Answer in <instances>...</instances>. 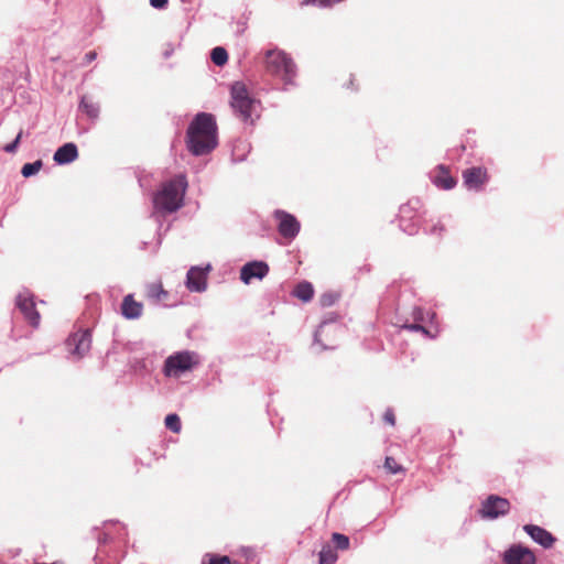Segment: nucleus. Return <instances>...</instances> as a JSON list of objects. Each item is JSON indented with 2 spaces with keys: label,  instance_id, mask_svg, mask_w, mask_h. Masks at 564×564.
Segmentation results:
<instances>
[{
  "label": "nucleus",
  "instance_id": "29",
  "mask_svg": "<svg viewBox=\"0 0 564 564\" xmlns=\"http://www.w3.org/2000/svg\"><path fill=\"white\" fill-rule=\"evenodd\" d=\"M42 161L37 160L33 163H26L22 166L21 173L24 177H30L36 174L42 169Z\"/></svg>",
  "mask_w": 564,
  "mask_h": 564
},
{
  "label": "nucleus",
  "instance_id": "24",
  "mask_svg": "<svg viewBox=\"0 0 564 564\" xmlns=\"http://www.w3.org/2000/svg\"><path fill=\"white\" fill-rule=\"evenodd\" d=\"M147 296L154 302H162L167 299L169 292L161 282H154L147 285Z\"/></svg>",
  "mask_w": 564,
  "mask_h": 564
},
{
  "label": "nucleus",
  "instance_id": "16",
  "mask_svg": "<svg viewBox=\"0 0 564 564\" xmlns=\"http://www.w3.org/2000/svg\"><path fill=\"white\" fill-rule=\"evenodd\" d=\"M489 180L486 167L474 166L463 172L464 185L468 189L479 191Z\"/></svg>",
  "mask_w": 564,
  "mask_h": 564
},
{
  "label": "nucleus",
  "instance_id": "37",
  "mask_svg": "<svg viewBox=\"0 0 564 564\" xmlns=\"http://www.w3.org/2000/svg\"><path fill=\"white\" fill-rule=\"evenodd\" d=\"M169 3V0H150V4L155 9H164Z\"/></svg>",
  "mask_w": 564,
  "mask_h": 564
},
{
  "label": "nucleus",
  "instance_id": "5",
  "mask_svg": "<svg viewBox=\"0 0 564 564\" xmlns=\"http://www.w3.org/2000/svg\"><path fill=\"white\" fill-rule=\"evenodd\" d=\"M263 64L268 74L282 79L285 84L292 83L295 77V64L291 56L282 50H268L264 53Z\"/></svg>",
  "mask_w": 564,
  "mask_h": 564
},
{
  "label": "nucleus",
  "instance_id": "6",
  "mask_svg": "<svg viewBox=\"0 0 564 564\" xmlns=\"http://www.w3.org/2000/svg\"><path fill=\"white\" fill-rule=\"evenodd\" d=\"M202 364V358L197 351L180 350L175 351L164 360L162 373L166 378H180L182 375L194 370Z\"/></svg>",
  "mask_w": 564,
  "mask_h": 564
},
{
  "label": "nucleus",
  "instance_id": "35",
  "mask_svg": "<svg viewBox=\"0 0 564 564\" xmlns=\"http://www.w3.org/2000/svg\"><path fill=\"white\" fill-rule=\"evenodd\" d=\"M355 82H356L355 77L351 74H349L348 77L344 80L343 86L347 89L354 90L357 88V85Z\"/></svg>",
  "mask_w": 564,
  "mask_h": 564
},
{
  "label": "nucleus",
  "instance_id": "12",
  "mask_svg": "<svg viewBox=\"0 0 564 564\" xmlns=\"http://www.w3.org/2000/svg\"><path fill=\"white\" fill-rule=\"evenodd\" d=\"M15 306L23 314L24 318L32 327L40 325V313L35 307L34 295L28 289H23L15 296Z\"/></svg>",
  "mask_w": 564,
  "mask_h": 564
},
{
  "label": "nucleus",
  "instance_id": "13",
  "mask_svg": "<svg viewBox=\"0 0 564 564\" xmlns=\"http://www.w3.org/2000/svg\"><path fill=\"white\" fill-rule=\"evenodd\" d=\"M269 264L263 260H251L240 268V280L249 285L253 281H262L269 273Z\"/></svg>",
  "mask_w": 564,
  "mask_h": 564
},
{
  "label": "nucleus",
  "instance_id": "33",
  "mask_svg": "<svg viewBox=\"0 0 564 564\" xmlns=\"http://www.w3.org/2000/svg\"><path fill=\"white\" fill-rule=\"evenodd\" d=\"M22 130H20V132L18 133L17 138L14 139L13 142L4 145L3 150L7 152V153H14L20 144V141H21V138H22Z\"/></svg>",
  "mask_w": 564,
  "mask_h": 564
},
{
  "label": "nucleus",
  "instance_id": "14",
  "mask_svg": "<svg viewBox=\"0 0 564 564\" xmlns=\"http://www.w3.org/2000/svg\"><path fill=\"white\" fill-rule=\"evenodd\" d=\"M212 270L210 264L192 267L186 273L185 286L189 292L203 293L207 290V278Z\"/></svg>",
  "mask_w": 564,
  "mask_h": 564
},
{
  "label": "nucleus",
  "instance_id": "32",
  "mask_svg": "<svg viewBox=\"0 0 564 564\" xmlns=\"http://www.w3.org/2000/svg\"><path fill=\"white\" fill-rule=\"evenodd\" d=\"M384 467L393 475L403 470L402 466L399 465L393 457H386Z\"/></svg>",
  "mask_w": 564,
  "mask_h": 564
},
{
  "label": "nucleus",
  "instance_id": "9",
  "mask_svg": "<svg viewBox=\"0 0 564 564\" xmlns=\"http://www.w3.org/2000/svg\"><path fill=\"white\" fill-rule=\"evenodd\" d=\"M510 509L511 503L507 498L498 495H489L481 501L478 513L482 519L496 520L507 516Z\"/></svg>",
  "mask_w": 564,
  "mask_h": 564
},
{
  "label": "nucleus",
  "instance_id": "21",
  "mask_svg": "<svg viewBox=\"0 0 564 564\" xmlns=\"http://www.w3.org/2000/svg\"><path fill=\"white\" fill-rule=\"evenodd\" d=\"M433 183L442 189H452L455 187L457 181L449 173V170L445 165H438L433 176Z\"/></svg>",
  "mask_w": 564,
  "mask_h": 564
},
{
  "label": "nucleus",
  "instance_id": "7",
  "mask_svg": "<svg viewBox=\"0 0 564 564\" xmlns=\"http://www.w3.org/2000/svg\"><path fill=\"white\" fill-rule=\"evenodd\" d=\"M231 108L241 121L252 124L254 121L253 115L257 111L258 101L250 97L246 85L241 82L232 84L230 89Z\"/></svg>",
  "mask_w": 564,
  "mask_h": 564
},
{
  "label": "nucleus",
  "instance_id": "23",
  "mask_svg": "<svg viewBox=\"0 0 564 564\" xmlns=\"http://www.w3.org/2000/svg\"><path fill=\"white\" fill-rule=\"evenodd\" d=\"M291 295L303 303H308L314 296V286L308 281L299 282L291 292Z\"/></svg>",
  "mask_w": 564,
  "mask_h": 564
},
{
  "label": "nucleus",
  "instance_id": "18",
  "mask_svg": "<svg viewBox=\"0 0 564 564\" xmlns=\"http://www.w3.org/2000/svg\"><path fill=\"white\" fill-rule=\"evenodd\" d=\"M523 531L539 545L550 549L556 541V538L546 529L536 524L523 525Z\"/></svg>",
  "mask_w": 564,
  "mask_h": 564
},
{
  "label": "nucleus",
  "instance_id": "27",
  "mask_svg": "<svg viewBox=\"0 0 564 564\" xmlns=\"http://www.w3.org/2000/svg\"><path fill=\"white\" fill-rule=\"evenodd\" d=\"M165 426L173 433H180L182 429L181 419L176 413H170L164 420Z\"/></svg>",
  "mask_w": 564,
  "mask_h": 564
},
{
  "label": "nucleus",
  "instance_id": "17",
  "mask_svg": "<svg viewBox=\"0 0 564 564\" xmlns=\"http://www.w3.org/2000/svg\"><path fill=\"white\" fill-rule=\"evenodd\" d=\"M130 369L138 376H149L156 367V355L154 352L148 354L144 357H132L129 360Z\"/></svg>",
  "mask_w": 564,
  "mask_h": 564
},
{
  "label": "nucleus",
  "instance_id": "26",
  "mask_svg": "<svg viewBox=\"0 0 564 564\" xmlns=\"http://www.w3.org/2000/svg\"><path fill=\"white\" fill-rule=\"evenodd\" d=\"M210 58L215 65L223 66L228 61V53L224 47L217 46L213 48Z\"/></svg>",
  "mask_w": 564,
  "mask_h": 564
},
{
  "label": "nucleus",
  "instance_id": "19",
  "mask_svg": "<svg viewBox=\"0 0 564 564\" xmlns=\"http://www.w3.org/2000/svg\"><path fill=\"white\" fill-rule=\"evenodd\" d=\"M424 214L423 205L420 199L413 198L399 208L400 224L420 218Z\"/></svg>",
  "mask_w": 564,
  "mask_h": 564
},
{
  "label": "nucleus",
  "instance_id": "20",
  "mask_svg": "<svg viewBox=\"0 0 564 564\" xmlns=\"http://www.w3.org/2000/svg\"><path fill=\"white\" fill-rule=\"evenodd\" d=\"M120 311L126 319H138L142 315L143 304L135 301L133 294H127L122 300Z\"/></svg>",
  "mask_w": 564,
  "mask_h": 564
},
{
  "label": "nucleus",
  "instance_id": "2",
  "mask_svg": "<svg viewBox=\"0 0 564 564\" xmlns=\"http://www.w3.org/2000/svg\"><path fill=\"white\" fill-rule=\"evenodd\" d=\"M110 524H112L111 521H105L102 528L94 527L90 530L91 539L97 542L93 558L95 564H119L122 557L121 538L109 531Z\"/></svg>",
  "mask_w": 564,
  "mask_h": 564
},
{
  "label": "nucleus",
  "instance_id": "1",
  "mask_svg": "<svg viewBox=\"0 0 564 564\" xmlns=\"http://www.w3.org/2000/svg\"><path fill=\"white\" fill-rule=\"evenodd\" d=\"M187 149L196 155H205L217 147V124L212 113L200 112L187 129Z\"/></svg>",
  "mask_w": 564,
  "mask_h": 564
},
{
  "label": "nucleus",
  "instance_id": "31",
  "mask_svg": "<svg viewBox=\"0 0 564 564\" xmlns=\"http://www.w3.org/2000/svg\"><path fill=\"white\" fill-rule=\"evenodd\" d=\"M80 107L91 118H96L98 115L97 106L90 101L88 98L84 97L80 101Z\"/></svg>",
  "mask_w": 564,
  "mask_h": 564
},
{
  "label": "nucleus",
  "instance_id": "8",
  "mask_svg": "<svg viewBox=\"0 0 564 564\" xmlns=\"http://www.w3.org/2000/svg\"><path fill=\"white\" fill-rule=\"evenodd\" d=\"M346 329L343 324L319 323L313 336V348L317 351L334 350Z\"/></svg>",
  "mask_w": 564,
  "mask_h": 564
},
{
  "label": "nucleus",
  "instance_id": "28",
  "mask_svg": "<svg viewBox=\"0 0 564 564\" xmlns=\"http://www.w3.org/2000/svg\"><path fill=\"white\" fill-rule=\"evenodd\" d=\"M332 541L335 544V550L345 551L349 549L350 540L343 533L335 532L332 535Z\"/></svg>",
  "mask_w": 564,
  "mask_h": 564
},
{
  "label": "nucleus",
  "instance_id": "22",
  "mask_svg": "<svg viewBox=\"0 0 564 564\" xmlns=\"http://www.w3.org/2000/svg\"><path fill=\"white\" fill-rule=\"evenodd\" d=\"M78 156L77 147L74 143H65L54 153V161L58 164H67Z\"/></svg>",
  "mask_w": 564,
  "mask_h": 564
},
{
  "label": "nucleus",
  "instance_id": "11",
  "mask_svg": "<svg viewBox=\"0 0 564 564\" xmlns=\"http://www.w3.org/2000/svg\"><path fill=\"white\" fill-rule=\"evenodd\" d=\"M273 218L278 232L286 242H291L299 235L301 224L292 214L278 209L273 213Z\"/></svg>",
  "mask_w": 564,
  "mask_h": 564
},
{
  "label": "nucleus",
  "instance_id": "38",
  "mask_svg": "<svg viewBox=\"0 0 564 564\" xmlns=\"http://www.w3.org/2000/svg\"><path fill=\"white\" fill-rule=\"evenodd\" d=\"M96 57H97V53H96L95 51H91V52H88V53L85 55L84 59H85V62H86V63H90V62H93Z\"/></svg>",
  "mask_w": 564,
  "mask_h": 564
},
{
  "label": "nucleus",
  "instance_id": "34",
  "mask_svg": "<svg viewBox=\"0 0 564 564\" xmlns=\"http://www.w3.org/2000/svg\"><path fill=\"white\" fill-rule=\"evenodd\" d=\"M321 323L341 324L340 316L335 312L326 313Z\"/></svg>",
  "mask_w": 564,
  "mask_h": 564
},
{
  "label": "nucleus",
  "instance_id": "30",
  "mask_svg": "<svg viewBox=\"0 0 564 564\" xmlns=\"http://www.w3.org/2000/svg\"><path fill=\"white\" fill-rule=\"evenodd\" d=\"M339 299V295L335 292H326L321 295L319 304L322 307L333 306Z\"/></svg>",
  "mask_w": 564,
  "mask_h": 564
},
{
  "label": "nucleus",
  "instance_id": "4",
  "mask_svg": "<svg viewBox=\"0 0 564 564\" xmlns=\"http://www.w3.org/2000/svg\"><path fill=\"white\" fill-rule=\"evenodd\" d=\"M186 189L187 181L183 174L166 181L154 195V208L166 214L176 212L183 206Z\"/></svg>",
  "mask_w": 564,
  "mask_h": 564
},
{
  "label": "nucleus",
  "instance_id": "36",
  "mask_svg": "<svg viewBox=\"0 0 564 564\" xmlns=\"http://www.w3.org/2000/svg\"><path fill=\"white\" fill-rule=\"evenodd\" d=\"M383 420L391 424V425H394L395 423V416H394V413L392 411V409H387L384 414H383Z\"/></svg>",
  "mask_w": 564,
  "mask_h": 564
},
{
  "label": "nucleus",
  "instance_id": "10",
  "mask_svg": "<svg viewBox=\"0 0 564 564\" xmlns=\"http://www.w3.org/2000/svg\"><path fill=\"white\" fill-rule=\"evenodd\" d=\"M91 341V329L79 328L67 337L65 345L70 355L79 360L89 352Z\"/></svg>",
  "mask_w": 564,
  "mask_h": 564
},
{
  "label": "nucleus",
  "instance_id": "25",
  "mask_svg": "<svg viewBox=\"0 0 564 564\" xmlns=\"http://www.w3.org/2000/svg\"><path fill=\"white\" fill-rule=\"evenodd\" d=\"M337 560V551L332 545L325 544L322 546V550L318 553L319 564H335Z\"/></svg>",
  "mask_w": 564,
  "mask_h": 564
},
{
  "label": "nucleus",
  "instance_id": "15",
  "mask_svg": "<svg viewBox=\"0 0 564 564\" xmlns=\"http://www.w3.org/2000/svg\"><path fill=\"white\" fill-rule=\"evenodd\" d=\"M503 564H535V556L528 547L517 544L505 552Z\"/></svg>",
  "mask_w": 564,
  "mask_h": 564
},
{
  "label": "nucleus",
  "instance_id": "3",
  "mask_svg": "<svg viewBox=\"0 0 564 564\" xmlns=\"http://www.w3.org/2000/svg\"><path fill=\"white\" fill-rule=\"evenodd\" d=\"M435 319V312H425L420 306H413L409 314L401 307L397 308V324L402 329L421 333L424 337L430 339H435L440 335V328Z\"/></svg>",
  "mask_w": 564,
  "mask_h": 564
}]
</instances>
